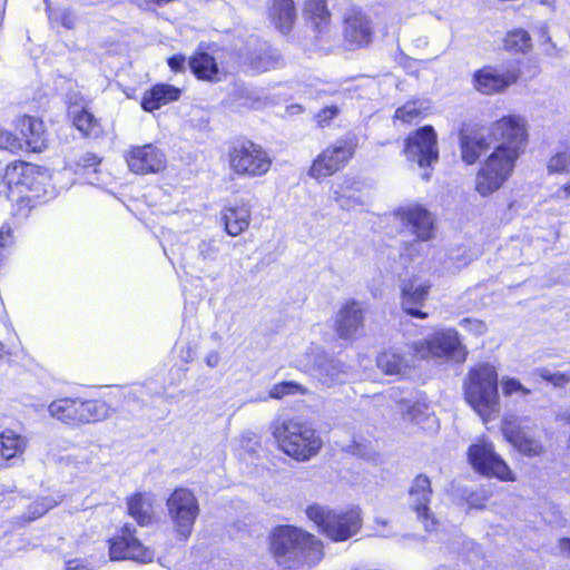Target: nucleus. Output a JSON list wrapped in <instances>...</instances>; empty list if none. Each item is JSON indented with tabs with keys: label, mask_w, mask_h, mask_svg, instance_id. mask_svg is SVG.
I'll return each instance as SVG.
<instances>
[{
	"label": "nucleus",
	"mask_w": 570,
	"mask_h": 570,
	"mask_svg": "<svg viewBox=\"0 0 570 570\" xmlns=\"http://www.w3.org/2000/svg\"><path fill=\"white\" fill-rule=\"evenodd\" d=\"M269 433L276 449L298 463L312 460L323 448L318 431L302 416H276Z\"/></svg>",
	"instance_id": "4"
},
{
	"label": "nucleus",
	"mask_w": 570,
	"mask_h": 570,
	"mask_svg": "<svg viewBox=\"0 0 570 570\" xmlns=\"http://www.w3.org/2000/svg\"><path fill=\"white\" fill-rule=\"evenodd\" d=\"M557 197L570 199V179L558 189Z\"/></svg>",
	"instance_id": "52"
},
{
	"label": "nucleus",
	"mask_w": 570,
	"mask_h": 570,
	"mask_svg": "<svg viewBox=\"0 0 570 570\" xmlns=\"http://www.w3.org/2000/svg\"><path fill=\"white\" fill-rule=\"evenodd\" d=\"M6 353H7V352H6V346H4V344H2V343L0 342V360H2V358H3V356L6 355Z\"/></svg>",
	"instance_id": "55"
},
{
	"label": "nucleus",
	"mask_w": 570,
	"mask_h": 570,
	"mask_svg": "<svg viewBox=\"0 0 570 570\" xmlns=\"http://www.w3.org/2000/svg\"><path fill=\"white\" fill-rule=\"evenodd\" d=\"M112 411L111 405L101 397L62 396L55 399L48 406L50 416L69 428L102 422Z\"/></svg>",
	"instance_id": "7"
},
{
	"label": "nucleus",
	"mask_w": 570,
	"mask_h": 570,
	"mask_svg": "<svg viewBox=\"0 0 570 570\" xmlns=\"http://www.w3.org/2000/svg\"><path fill=\"white\" fill-rule=\"evenodd\" d=\"M302 17L311 28L316 41L328 38L332 29V12L326 0H304Z\"/></svg>",
	"instance_id": "26"
},
{
	"label": "nucleus",
	"mask_w": 570,
	"mask_h": 570,
	"mask_svg": "<svg viewBox=\"0 0 570 570\" xmlns=\"http://www.w3.org/2000/svg\"><path fill=\"white\" fill-rule=\"evenodd\" d=\"M2 179L11 205V216L16 222L27 220L49 200V177L38 165L23 160L11 161L6 166Z\"/></svg>",
	"instance_id": "2"
},
{
	"label": "nucleus",
	"mask_w": 570,
	"mask_h": 570,
	"mask_svg": "<svg viewBox=\"0 0 570 570\" xmlns=\"http://www.w3.org/2000/svg\"><path fill=\"white\" fill-rule=\"evenodd\" d=\"M6 261H7V259L2 258V256L0 255V271H1V269H2V267L4 266Z\"/></svg>",
	"instance_id": "56"
},
{
	"label": "nucleus",
	"mask_w": 570,
	"mask_h": 570,
	"mask_svg": "<svg viewBox=\"0 0 570 570\" xmlns=\"http://www.w3.org/2000/svg\"><path fill=\"white\" fill-rule=\"evenodd\" d=\"M363 186V181L358 178L344 176L337 185L331 187L333 202L344 210L363 206L361 198Z\"/></svg>",
	"instance_id": "30"
},
{
	"label": "nucleus",
	"mask_w": 570,
	"mask_h": 570,
	"mask_svg": "<svg viewBox=\"0 0 570 570\" xmlns=\"http://www.w3.org/2000/svg\"><path fill=\"white\" fill-rule=\"evenodd\" d=\"M402 420L416 428L417 432H434L438 430V419L423 403H412L402 413Z\"/></svg>",
	"instance_id": "33"
},
{
	"label": "nucleus",
	"mask_w": 570,
	"mask_h": 570,
	"mask_svg": "<svg viewBox=\"0 0 570 570\" xmlns=\"http://www.w3.org/2000/svg\"><path fill=\"white\" fill-rule=\"evenodd\" d=\"M393 217L407 229L417 242H428L433 237L434 219L422 205L412 204L393 210Z\"/></svg>",
	"instance_id": "20"
},
{
	"label": "nucleus",
	"mask_w": 570,
	"mask_h": 570,
	"mask_svg": "<svg viewBox=\"0 0 570 570\" xmlns=\"http://www.w3.org/2000/svg\"><path fill=\"white\" fill-rule=\"evenodd\" d=\"M147 395L148 391L141 384H135L122 392V397L127 405H132L135 403L144 405L146 403Z\"/></svg>",
	"instance_id": "43"
},
{
	"label": "nucleus",
	"mask_w": 570,
	"mask_h": 570,
	"mask_svg": "<svg viewBox=\"0 0 570 570\" xmlns=\"http://www.w3.org/2000/svg\"><path fill=\"white\" fill-rule=\"evenodd\" d=\"M340 115V109L336 105H326L316 111L313 116V120L317 128H325L332 124V120Z\"/></svg>",
	"instance_id": "42"
},
{
	"label": "nucleus",
	"mask_w": 570,
	"mask_h": 570,
	"mask_svg": "<svg viewBox=\"0 0 570 570\" xmlns=\"http://www.w3.org/2000/svg\"><path fill=\"white\" fill-rule=\"evenodd\" d=\"M266 17L269 24L281 35H289L297 20L294 0H267Z\"/></svg>",
	"instance_id": "28"
},
{
	"label": "nucleus",
	"mask_w": 570,
	"mask_h": 570,
	"mask_svg": "<svg viewBox=\"0 0 570 570\" xmlns=\"http://www.w3.org/2000/svg\"><path fill=\"white\" fill-rule=\"evenodd\" d=\"M375 30L370 16L360 7L351 6L342 16V39L350 49L367 47Z\"/></svg>",
	"instance_id": "16"
},
{
	"label": "nucleus",
	"mask_w": 570,
	"mask_h": 570,
	"mask_svg": "<svg viewBox=\"0 0 570 570\" xmlns=\"http://www.w3.org/2000/svg\"><path fill=\"white\" fill-rule=\"evenodd\" d=\"M411 246H412V244H411V243H406V244H404V248H409V247H411Z\"/></svg>",
	"instance_id": "58"
},
{
	"label": "nucleus",
	"mask_w": 570,
	"mask_h": 570,
	"mask_svg": "<svg viewBox=\"0 0 570 570\" xmlns=\"http://www.w3.org/2000/svg\"><path fill=\"white\" fill-rule=\"evenodd\" d=\"M538 72H539V71H538V67H537V65H534V66H533L532 77H533V75H535V73H538Z\"/></svg>",
	"instance_id": "57"
},
{
	"label": "nucleus",
	"mask_w": 570,
	"mask_h": 570,
	"mask_svg": "<svg viewBox=\"0 0 570 570\" xmlns=\"http://www.w3.org/2000/svg\"><path fill=\"white\" fill-rule=\"evenodd\" d=\"M305 514L317 531L331 542L347 541L363 527L362 509L355 504L334 509L312 503L306 507Z\"/></svg>",
	"instance_id": "6"
},
{
	"label": "nucleus",
	"mask_w": 570,
	"mask_h": 570,
	"mask_svg": "<svg viewBox=\"0 0 570 570\" xmlns=\"http://www.w3.org/2000/svg\"><path fill=\"white\" fill-rule=\"evenodd\" d=\"M0 150H7L11 154L20 153V144L16 132L0 128Z\"/></svg>",
	"instance_id": "45"
},
{
	"label": "nucleus",
	"mask_w": 570,
	"mask_h": 570,
	"mask_svg": "<svg viewBox=\"0 0 570 570\" xmlns=\"http://www.w3.org/2000/svg\"><path fill=\"white\" fill-rule=\"evenodd\" d=\"M376 366L385 375H401L406 368V363L402 355L385 350L377 355Z\"/></svg>",
	"instance_id": "36"
},
{
	"label": "nucleus",
	"mask_w": 570,
	"mask_h": 570,
	"mask_svg": "<svg viewBox=\"0 0 570 570\" xmlns=\"http://www.w3.org/2000/svg\"><path fill=\"white\" fill-rule=\"evenodd\" d=\"M504 440L520 454L535 458L546 452V446L533 428L515 421H504L501 426Z\"/></svg>",
	"instance_id": "21"
},
{
	"label": "nucleus",
	"mask_w": 570,
	"mask_h": 570,
	"mask_svg": "<svg viewBox=\"0 0 570 570\" xmlns=\"http://www.w3.org/2000/svg\"><path fill=\"white\" fill-rule=\"evenodd\" d=\"M558 547L561 552L570 556V537H563L558 540Z\"/></svg>",
	"instance_id": "53"
},
{
	"label": "nucleus",
	"mask_w": 570,
	"mask_h": 570,
	"mask_svg": "<svg viewBox=\"0 0 570 570\" xmlns=\"http://www.w3.org/2000/svg\"><path fill=\"white\" fill-rule=\"evenodd\" d=\"M126 513L138 527L146 528L159 523L157 497L149 491H136L126 498Z\"/></svg>",
	"instance_id": "24"
},
{
	"label": "nucleus",
	"mask_w": 570,
	"mask_h": 570,
	"mask_svg": "<svg viewBox=\"0 0 570 570\" xmlns=\"http://www.w3.org/2000/svg\"><path fill=\"white\" fill-rule=\"evenodd\" d=\"M521 77L520 62H511L503 71H499L494 65H483L473 71L471 83L480 95L491 97L505 92L511 86H515Z\"/></svg>",
	"instance_id": "13"
},
{
	"label": "nucleus",
	"mask_w": 570,
	"mask_h": 570,
	"mask_svg": "<svg viewBox=\"0 0 570 570\" xmlns=\"http://www.w3.org/2000/svg\"><path fill=\"white\" fill-rule=\"evenodd\" d=\"M125 161L137 176L158 175L166 168V154L155 144L131 146L125 154Z\"/></svg>",
	"instance_id": "19"
},
{
	"label": "nucleus",
	"mask_w": 570,
	"mask_h": 570,
	"mask_svg": "<svg viewBox=\"0 0 570 570\" xmlns=\"http://www.w3.org/2000/svg\"><path fill=\"white\" fill-rule=\"evenodd\" d=\"M104 161V158L95 153H87L82 155L77 161L76 167L78 171L81 173H92L97 174L99 168Z\"/></svg>",
	"instance_id": "41"
},
{
	"label": "nucleus",
	"mask_w": 570,
	"mask_h": 570,
	"mask_svg": "<svg viewBox=\"0 0 570 570\" xmlns=\"http://www.w3.org/2000/svg\"><path fill=\"white\" fill-rule=\"evenodd\" d=\"M402 154L420 168H429L439 160L438 135L431 125L422 126L403 140Z\"/></svg>",
	"instance_id": "15"
},
{
	"label": "nucleus",
	"mask_w": 570,
	"mask_h": 570,
	"mask_svg": "<svg viewBox=\"0 0 570 570\" xmlns=\"http://www.w3.org/2000/svg\"><path fill=\"white\" fill-rule=\"evenodd\" d=\"M50 19L59 22L61 26H63L67 29H71L75 27V17L68 10L63 11L59 17L50 16Z\"/></svg>",
	"instance_id": "50"
},
{
	"label": "nucleus",
	"mask_w": 570,
	"mask_h": 570,
	"mask_svg": "<svg viewBox=\"0 0 570 570\" xmlns=\"http://www.w3.org/2000/svg\"><path fill=\"white\" fill-rule=\"evenodd\" d=\"M358 141L355 135L337 138L322 149L311 161L307 176L322 183L343 171L355 157Z\"/></svg>",
	"instance_id": "9"
},
{
	"label": "nucleus",
	"mask_w": 570,
	"mask_h": 570,
	"mask_svg": "<svg viewBox=\"0 0 570 570\" xmlns=\"http://www.w3.org/2000/svg\"><path fill=\"white\" fill-rule=\"evenodd\" d=\"M466 459L471 468L485 478H494L501 482H514L515 473L507 461L495 451L492 442L479 440L466 450Z\"/></svg>",
	"instance_id": "12"
},
{
	"label": "nucleus",
	"mask_w": 570,
	"mask_h": 570,
	"mask_svg": "<svg viewBox=\"0 0 570 570\" xmlns=\"http://www.w3.org/2000/svg\"><path fill=\"white\" fill-rule=\"evenodd\" d=\"M167 515L171 520V530L174 538L180 543H185L193 535L195 523L199 518L202 509L199 499L195 491L187 487H176L165 499Z\"/></svg>",
	"instance_id": "10"
},
{
	"label": "nucleus",
	"mask_w": 570,
	"mask_h": 570,
	"mask_svg": "<svg viewBox=\"0 0 570 570\" xmlns=\"http://www.w3.org/2000/svg\"><path fill=\"white\" fill-rule=\"evenodd\" d=\"M410 508L415 512L417 520L426 531H435L439 521L431 511L430 504L433 489L430 478L425 473L416 474L407 489Z\"/></svg>",
	"instance_id": "17"
},
{
	"label": "nucleus",
	"mask_w": 570,
	"mask_h": 570,
	"mask_svg": "<svg viewBox=\"0 0 570 570\" xmlns=\"http://www.w3.org/2000/svg\"><path fill=\"white\" fill-rule=\"evenodd\" d=\"M14 130L20 151L40 154L48 147V137L42 118L22 114L14 120Z\"/></svg>",
	"instance_id": "22"
},
{
	"label": "nucleus",
	"mask_w": 570,
	"mask_h": 570,
	"mask_svg": "<svg viewBox=\"0 0 570 570\" xmlns=\"http://www.w3.org/2000/svg\"><path fill=\"white\" fill-rule=\"evenodd\" d=\"M219 249L215 246V240H205L198 245V255L205 261H213L217 257Z\"/></svg>",
	"instance_id": "48"
},
{
	"label": "nucleus",
	"mask_w": 570,
	"mask_h": 570,
	"mask_svg": "<svg viewBox=\"0 0 570 570\" xmlns=\"http://www.w3.org/2000/svg\"><path fill=\"white\" fill-rule=\"evenodd\" d=\"M501 392L504 397H511L513 395L527 396L531 393V390L525 387L518 379L503 376L500 381Z\"/></svg>",
	"instance_id": "40"
},
{
	"label": "nucleus",
	"mask_w": 570,
	"mask_h": 570,
	"mask_svg": "<svg viewBox=\"0 0 570 570\" xmlns=\"http://www.w3.org/2000/svg\"><path fill=\"white\" fill-rule=\"evenodd\" d=\"M351 452L355 455H367L370 453V442L364 438H360L358 440H352L348 445Z\"/></svg>",
	"instance_id": "49"
},
{
	"label": "nucleus",
	"mask_w": 570,
	"mask_h": 570,
	"mask_svg": "<svg viewBox=\"0 0 570 570\" xmlns=\"http://www.w3.org/2000/svg\"><path fill=\"white\" fill-rule=\"evenodd\" d=\"M53 507L55 503L52 500L48 498H36L28 504L26 511L19 517V522L24 524L36 521L43 517Z\"/></svg>",
	"instance_id": "39"
},
{
	"label": "nucleus",
	"mask_w": 570,
	"mask_h": 570,
	"mask_svg": "<svg viewBox=\"0 0 570 570\" xmlns=\"http://www.w3.org/2000/svg\"><path fill=\"white\" fill-rule=\"evenodd\" d=\"M27 446V439L13 430L0 432V470L11 466L24 454Z\"/></svg>",
	"instance_id": "32"
},
{
	"label": "nucleus",
	"mask_w": 570,
	"mask_h": 570,
	"mask_svg": "<svg viewBox=\"0 0 570 570\" xmlns=\"http://www.w3.org/2000/svg\"><path fill=\"white\" fill-rule=\"evenodd\" d=\"M210 46L200 42L193 53L187 58V68L198 81L217 83L224 77V69L219 66L217 58L208 50Z\"/></svg>",
	"instance_id": "23"
},
{
	"label": "nucleus",
	"mask_w": 570,
	"mask_h": 570,
	"mask_svg": "<svg viewBox=\"0 0 570 570\" xmlns=\"http://www.w3.org/2000/svg\"><path fill=\"white\" fill-rule=\"evenodd\" d=\"M541 377L554 385V386H559V387H562L564 385H567L568 383H570V371L569 372H564V373H561V372H556V373H544V374H541Z\"/></svg>",
	"instance_id": "47"
},
{
	"label": "nucleus",
	"mask_w": 570,
	"mask_h": 570,
	"mask_svg": "<svg viewBox=\"0 0 570 570\" xmlns=\"http://www.w3.org/2000/svg\"><path fill=\"white\" fill-rule=\"evenodd\" d=\"M428 115L425 107L419 100H406L395 108L392 121L404 128L416 126Z\"/></svg>",
	"instance_id": "34"
},
{
	"label": "nucleus",
	"mask_w": 570,
	"mask_h": 570,
	"mask_svg": "<svg viewBox=\"0 0 570 570\" xmlns=\"http://www.w3.org/2000/svg\"><path fill=\"white\" fill-rule=\"evenodd\" d=\"M562 150L553 153L547 160L549 176H570V146L562 142Z\"/></svg>",
	"instance_id": "37"
},
{
	"label": "nucleus",
	"mask_w": 570,
	"mask_h": 570,
	"mask_svg": "<svg viewBox=\"0 0 570 570\" xmlns=\"http://www.w3.org/2000/svg\"><path fill=\"white\" fill-rule=\"evenodd\" d=\"M167 66L171 72L179 75L184 72L188 66V58L184 53H174L167 58Z\"/></svg>",
	"instance_id": "46"
},
{
	"label": "nucleus",
	"mask_w": 570,
	"mask_h": 570,
	"mask_svg": "<svg viewBox=\"0 0 570 570\" xmlns=\"http://www.w3.org/2000/svg\"><path fill=\"white\" fill-rule=\"evenodd\" d=\"M462 390L465 403L484 424L499 417V374L493 364L481 362L471 366L463 380Z\"/></svg>",
	"instance_id": "5"
},
{
	"label": "nucleus",
	"mask_w": 570,
	"mask_h": 570,
	"mask_svg": "<svg viewBox=\"0 0 570 570\" xmlns=\"http://www.w3.org/2000/svg\"><path fill=\"white\" fill-rule=\"evenodd\" d=\"M532 38L528 30L513 28L508 30L502 38V47L511 55H528L532 49Z\"/></svg>",
	"instance_id": "35"
},
{
	"label": "nucleus",
	"mask_w": 570,
	"mask_h": 570,
	"mask_svg": "<svg viewBox=\"0 0 570 570\" xmlns=\"http://www.w3.org/2000/svg\"><path fill=\"white\" fill-rule=\"evenodd\" d=\"M14 246V235L10 226L0 227V255L7 259Z\"/></svg>",
	"instance_id": "44"
},
{
	"label": "nucleus",
	"mask_w": 570,
	"mask_h": 570,
	"mask_svg": "<svg viewBox=\"0 0 570 570\" xmlns=\"http://www.w3.org/2000/svg\"><path fill=\"white\" fill-rule=\"evenodd\" d=\"M364 328L365 309L362 304L354 298L344 301L333 322V331L336 336L343 341L354 342L363 335Z\"/></svg>",
	"instance_id": "18"
},
{
	"label": "nucleus",
	"mask_w": 570,
	"mask_h": 570,
	"mask_svg": "<svg viewBox=\"0 0 570 570\" xmlns=\"http://www.w3.org/2000/svg\"><path fill=\"white\" fill-rule=\"evenodd\" d=\"M528 145L527 118L519 114H505L493 120L488 137L471 122H461L458 129L461 161L465 166L480 164L474 175V191L482 198L492 196L509 183Z\"/></svg>",
	"instance_id": "1"
},
{
	"label": "nucleus",
	"mask_w": 570,
	"mask_h": 570,
	"mask_svg": "<svg viewBox=\"0 0 570 570\" xmlns=\"http://www.w3.org/2000/svg\"><path fill=\"white\" fill-rule=\"evenodd\" d=\"M267 551L282 570L309 569L323 559L324 544L303 528L277 524L268 533Z\"/></svg>",
	"instance_id": "3"
},
{
	"label": "nucleus",
	"mask_w": 570,
	"mask_h": 570,
	"mask_svg": "<svg viewBox=\"0 0 570 570\" xmlns=\"http://www.w3.org/2000/svg\"><path fill=\"white\" fill-rule=\"evenodd\" d=\"M109 557L112 561L134 560L142 563L151 562L155 552L137 535V528L131 523L122 524L108 540Z\"/></svg>",
	"instance_id": "14"
},
{
	"label": "nucleus",
	"mask_w": 570,
	"mask_h": 570,
	"mask_svg": "<svg viewBox=\"0 0 570 570\" xmlns=\"http://www.w3.org/2000/svg\"><path fill=\"white\" fill-rule=\"evenodd\" d=\"M227 167L229 173L242 179H256L266 176L273 166L268 151L258 142L239 137L227 147Z\"/></svg>",
	"instance_id": "8"
},
{
	"label": "nucleus",
	"mask_w": 570,
	"mask_h": 570,
	"mask_svg": "<svg viewBox=\"0 0 570 570\" xmlns=\"http://www.w3.org/2000/svg\"><path fill=\"white\" fill-rule=\"evenodd\" d=\"M67 116L83 138L98 139L104 136L105 130L100 118L86 105L69 102Z\"/></svg>",
	"instance_id": "29"
},
{
	"label": "nucleus",
	"mask_w": 570,
	"mask_h": 570,
	"mask_svg": "<svg viewBox=\"0 0 570 570\" xmlns=\"http://www.w3.org/2000/svg\"><path fill=\"white\" fill-rule=\"evenodd\" d=\"M416 277H411L402 282L400 287L401 308L407 316L417 320H426L429 313L423 312L421 307L429 297L432 284L423 282L417 284Z\"/></svg>",
	"instance_id": "25"
},
{
	"label": "nucleus",
	"mask_w": 570,
	"mask_h": 570,
	"mask_svg": "<svg viewBox=\"0 0 570 570\" xmlns=\"http://www.w3.org/2000/svg\"><path fill=\"white\" fill-rule=\"evenodd\" d=\"M181 97V89L168 82H156L150 89H146L142 94L140 106L146 112H155L177 101Z\"/></svg>",
	"instance_id": "31"
},
{
	"label": "nucleus",
	"mask_w": 570,
	"mask_h": 570,
	"mask_svg": "<svg viewBox=\"0 0 570 570\" xmlns=\"http://www.w3.org/2000/svg\"><path fill=\"white\" fill-rule=\"evenodd\" d=\"M370 570H382V569H370Z\"/></svg>",
	"instance_id": "59"
},
{
	"label": "nucleus",
	"mask_w": 570,
	"mask_h": 570,
	"mask_svg": "<svg viewBox=\"0 0 570 570\" xmlns=\"http://www.w3.org/2000/svg\"><path fill=\"white\" fill-rule=\"evenodd\" d=\"M252 210L248 203L225 205L218 213V223L225 234L229 237H237L244 234L250 225Z\"/></svg>",
	"instance_id": "27"
},
{
	"label": "nucleus",
	"mask_w": 570,
	"mask_h": 570,
	"mask_svg": "<svg viewBox=\"0 0 570 570\" xmlns=\"http://www.w3.org/2000/svg\"><path fill=\"white\" fill-rule=\"evenodd\" d=\"M147 3H151L158 7L166 6L170 2L177 1V0H145Z\"/></svg>",
	"instance_id": "54"
},
{
	"label": "nucleus",
	"mask_w": 570,
	"mask_h": 570,
	"mask_svg": "<svg viewBox=\"0 0 570 570\" xmlns=\"http://www.w3.org/2000/svg\"><path fill=\"white\" fill-rule=\"evenodd\" d=\"M409 351L416 361L452 358L463 363L468 356V351L454 328L436 330L428 337L413 342Z\"/></svg>",
	"instance_id": "11"
},
{
	"label": "nucleus",
	"mask_w": 570,
	"mask_h": 570,
	"mask_svg": "<svg viewBox=\"0 0 570 570\" xmlns=\"http://www.w3.org/2000/svg\"><path fill=\"white\" fill-rule=\"evenodd\" d=\"M248 63L256 72H263V70H267V62L263 61L262 56L249 58Z\"/></svg>",
	"instance_id": "51"
},
{
	"label": "nucleus",
	"mask_w": 570,
	"mask_h": 570,
	"mask_svg": "<svg viewBox=\"0 0 570 570\" xmlns=\"http://www.w3.org/2000/svg\"><path fill=\"white\" fill-rule=\"evenodd\" d=\"M307 389L295 381H282L273 384L268 392V399L281 401L287 396L305 395Z\"/></svg>",
	"instance_id": "38"
}]
</instances>
